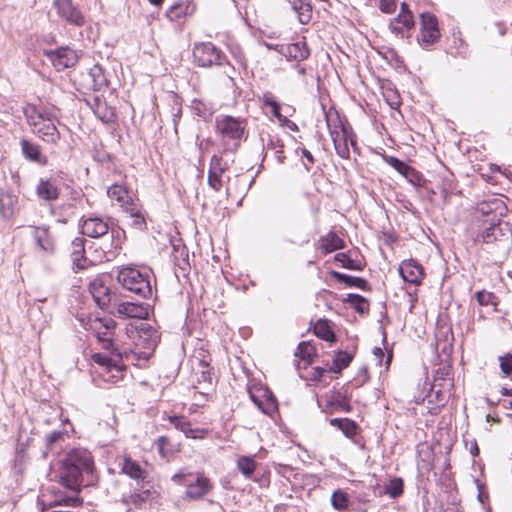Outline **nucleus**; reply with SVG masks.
Listing matches in <instances>:
<instances>
[{
  "label": "nucleus",
  "instance_id": "nucleus-36",
  "mask_svg": "<svg viewBox=\"0 0 512 512\" xmlns=\"http://www.w3.org/2000/svg\"><path fill=\"white\" fill-rule=\"evenodd\" d=\"M404 492V482L401 478L391 479L384 487V493L392 499L400 497Z\"/></svg>",
  "mask_w": 512,
  "mask_h": 512
},
{
  "label": "nucleus",
  "instance_id": "nucleus-52",
  "mask_svg": "<svg viewBox=\"0 0 512 512\" xmlns=\"http://www.w3.org/2000/svg\"><path fill=\"white\" fill-rule=\"evenodd\" d=\"M168 444V438L165 437V436H161L158 438L157 440V448H158V452L160 453V455L162 457H166L167 456V452H166V445Z\"/></svg>",
  "mask_w": 512,
  "mask_h": 512
},
{
  "label": "nucleus",
  "instance_id": "nucleus-26",
  "mask_svg": "<svg viewBox=\"0 0 512 512\" xmlns=\"http://www.w3.org/2000/svg\"><path fill=\"white\" fill-rule=\"evenodd\" d=\"M290 8L297 15L301 24H307L312 17V7L308 0H286Z\"/></svg>",
  "mask_w": 512,
  "mask_h": 512
},
{
  "label": "nucleus",
  "instance_id": "nucleus-48",
  "mask_svg": "<svg viewBox=\"0 0 512 512\" xmlns=\"http://www.w3.org/2000/svg\"><path fill=\"white\" fill-rule=\"evenodd\" d=\"M72 261L78 269L86 268V259L84 258V253H77L72 251Z\"/></svg>",
  "mask_w": 512,
  "mask_h": 512
},
{
  "label": "nucleus",
  "instance_id": "nucleus-34",
  "mask_svg": "<svg viewBox=\"0 0 512 512\" xmlns=\"http://www.w3.org/2000/svg\"><path fill=\"white\" fill-rule=\"evenodd\" d=\"M314 333L319 338L328 341V342H334L335 341V334L333 330L331 329L328 321L326 320H318L314 326Z\"/></svg>",
  "mask_w": 512,
  "mask_h": 512
},
{
  "label": "nucleus",
  "instance_id": "nucleus-38",
  "mask_svg": "<svg viewBox=\"0 0 512 512\" xmlns=\"http://www.w3.org/2000/svg\"><path fill=\"white\" fill-rule=\"evenodd\" d=\"M256 467L257 463L253 457L241 456L237 460V468L246 478L254 473Z\"/></svg>",
  "mask_w": 512,
  "mask_h": 512
},
{
  "label": "nucleus",
  "instance_id": "nucleus-21",
  "mask_svg": "<svg viewBox=\"0 0 512 512\" xmlns=\"http://www.w3.org/2000/svg\"><path fill=\"white\" fill-rule=\"evenodd\" d=\"M110 227L106 221L99 217H91L83 220L81 231L91 238H98L105 235Z\"/></svg>",
  "mask_w": 512,
  "mask_h": 512
},
{
  "label": "nucleus",
  "instance_id": "nucleus-45",
  "mask_svg": "<svg viewBox=\"0 0 512 512\" xmlns=\"http://www.w3.org/2000/svg\"><path fill=\"white\" fill-rule=\"evenodd\" d=\"M65 437H68L67 431H53L46 436L47 446L52 447L54 444L63 441Z\"/></svg>",
  "mask_w": 512,
  "mask_h": 512
},
{
  "label": "nucleus",
  "instance_id": "nucleus-35",
  "mask_svg": "<svg viewBox=\"0 0 512 512\" xmlns=\"http://www.w3.org/2000/svg\"><path fill=\"white\" fill-rule=\"evenodd\" d=\"M107 194L111 199L116 200L121 206L128 204L129 195L127 189L118 184L110 186L107 190Z\"/></svg>",
  "mask_w": 512,
  "mask_h": 512
},
{
  "label": "nucleus",
  "instance_id": "nucleus-12",
  "mask_svg": "<svg viewBox=\"0 0 512 512\" xmlns=\"http://www.w3.org/2000/svg\"><path fill=\"white\" fill-rule=\"evenodd\" d=\"M53 4L58 15L68 23L78 27L85 24L84 15L73 4L72 0H54Z\"/></svg>",
  "mask_w": 512,
  "mask_h": 512
},
{
  "label": "nucleus",
  "instance_id": "nucleus-64",
  "mask_svg": "<svg viewBox=\"0 0 512 512\" xmlns=\"http://www.w3.org/2000/svg\"><path fill=\"white\" fill-rule=\"evenodd\" d=\"M409 182L416 184L420 180V175L418 172H416V175L410 174L409 178H407Z\"/></svg>",
  "mask_w": 512,
  "mask_h": 512
},
{
  "label": "nucleus",
  "instance_id": "nucleus-58",
  "mask_svg": "<svg viewBox=\"0 0 512 512\" xmlns=\"http://www.w3.org/2000/svg\"><path fill=\"white\" fill-rule=\"evenodd\" d=\"M373 355L375 356L377 364L381 365L382 364V358L384 356L383 350L380 347H374L373 348Z\"/></svg>",
  "mask_w": 512,
  "mask_h": 512
},
{
  "label": "nucleus",
  "instance_id": "nucleus-19",
  "mask_svg": "<svg viewBox=\"0 0 512 512\" xmlns=\"http://www.w3.org/2000/svg\"><path fill=\"white\" fill-rule=\"evenodd\" d=\"M37 197L45 202L56 201L60 196V188L55 179L41 178L35 188Z\"/></svg>",
  "mask_w": 512,
  "mask_h": 512
},
{
  "label": "nucleus",
  "instance_id": "nucleus-28",
  "mask_svg": "<svg viewBox=\"0 0 512 512\" xmlns=\"http://www.w3.org/2000/svg\"><path fill=\"white\" fill-rule=\"evenodd\" d=\"M21 149L24 157L27 160L40 164L46 163V159L42 157L40 147L37 144L31 143L26 139H22Z\"/></svg>",
  "mask_w": 512,
  "mask_h": 512
},
{
  "label": "nucleus",
  "instance_id": "nucleus-40",
  "mask_svg": "<svg viewBox=\"0 0 512 512\" xmlns=\"http://www.w3.org/2000/svg\"><path fill=\"white\" fill-rule=\"evenodd\" d=\"M386 162L405 178H409L410 174L416 175V171L412 167L395 157L386 158Z\"/></svg>",
  "mask_w": 512,
  "mask_h": 512
},
{
  "label": "nucleus",
  "instance_id": "nucleus-59",
  "mask_svg": "<svg viewBox=\"0 0 512 512\" xmlns=\"http://www.w3.org/2000/svg\"><path fill=\"white\" fill-rule=\"evenodd\" d=\"M333 276L339 281V282H343V283H348V280L351 279V276L349 275H346V274H343V273H339V272H333Z\"/></svg>",
  "mask_w": 512,
  "mask_h": 512
},
{
  "label": "nucleus",
  "instance_id": "nucleus-13",
  "mask_svg": "<svg viewBox=\"0 0 512 512\" xmlns=\"http://www.w3.org/2000/svg\"><path fill=\"white\" fill-rule=\"evenodd\" d=\"M44 53L58 71L72 67L77 62V55L75 51L68 47H61L56 50H47Z\"/></svg>",
  "mask_w": 512,
  "mask_h": 512
},
{
  "label": "nucleus",
  "instance_id": "nucleus-15",
  "mask_svg": "<svg viewBox=\"0 0 512 512\" xmlns=\"http://www.w3.org/2000/svg\"><path fill=\"white\" fill-rule=\"evenodd\" d=\"M32 237L43 256H51L56 252L55 241L46 226L34 227Z\"/></svg>",
  "mask_w": 512,
  "mask_h": 512
},
{
  "label": "nucleus",
  "instance_id": "nucleus-47",
  "mask_svg": "<svg viewBox=\"0 0 512 512\" xmlns=\"http://www.w3.org/2000/svg\"><path fill=\"white\" fill-rule=\"evenodd\" d=\"M500 367L506 375H509L512 372V355L500 357Z\"/></svg>",
  "mask_w": 512,
  "mask_h": 512
},
{
  "label": "nucleus",
  "instance_id": "nucleus-56",
  "mask_svg": "<svg viewBox=\"0 0 512 512\" xmlns=\"http://www.w3.org/2000/svg\"><path fill=\"white\" fill-rule=\"evenodd\" d=\"M365 280L362 279V278H359V277H353L351 276V279L348 280V285L350 286H356V287H363V285L365 284Z\"/></svg>",
  "mask_w": 512,
  "mask_h": 512
},
{
  "label": "nucleus",
  "instance_id": "nucleus-42",
  "mask_svg": "<svg viewBox=\"0 0 512 512\" xmlns=\"http://www.w3.org/2000/svg\"><path fill=\"white\" fill-rule=\"evenodd\" d=\"M336 262H339L342 267L350 269V270H361L362 264L359 261H355L351 259L345 253H338L334 257Z\"/></svg>",
  "mask_w": 512,
  "mask_h": 512
},
{
  "label": "nucleus",
  "instance_id": "nucleus-5",
  "mask_svg": "<svg viewBox=\"0 0 512 512\" xmlns=\"http://www.w3.org/2000/svg\"><path fill=\"white\" fill-rule=\"evenodd\" d=\"M327 125L336 153L341 158L348 159L350 156L349 144L352 146L355 145L354 135L351 128L338 118L336 119V123H331L329 116H327Z\"/></svg>",
  "mask_w": 512,
  "mask_h": 512
},
{
  "label": "nucleus",
  "instance_id": "nucleus-49",
  "mask_svg": "<svg viewBox=\"0 0 512 512\" xmlns=\"http://www.w3.org/2000/svg\"><path fill=\"white\" fill-rule=\"evenodd\" d=\"M379 8L382 12L390 14L396 8V3L394 0H380Z\"/></svg>",
  "mask_w": 512,
  "mask_h": 512
},
{
  "label": "nucleus",
  "instance_id": "nucleus-57",
  "mask_svg": "<svg viewBox=\"0 0 512 512\" xmlns=\"http://www.w3.org/2000/svg\"><path fill=\"white\" fill-rule=\"evenodd\" d=\"M186 476L187 475L185 473L179 472V473H176V474L173 475L172 480L175 483L180 484V485L187 484L186 480H185Z\"/></svg>",
  "mask_w": 512,
  "mask_h": 512
},
{
  "label": "nucleus",
  "instance_id": "nucleus-18",
  "mask_svg": "<svg viewBox=\"0 0 512 512\" xmlns=\"http://www.w3.org/2000/svg\"><path fill=\"white\" fill-rule=\"evenodd\" d=\"M116 313L123 318L146 319L149 316V306L143 303L120 302L113 304Z\"/></svg>",
  "mask_w": 512,
  "mask_h": 512
},
{
  "label": "nucleus",
  "instance_id": "nucleus-8",
  "mask_svg": "<svg viewBox=\"0 0 512 512\" xmlns=\"http://www.w3.org/2000/svg\"><path fill=\"white\" fill-rule=\"evenodd\" d=\"M421 27L418 36V42L422 47H429L440 38L437 18L431 13H422L420 15Z\"/></svg>",
  "mask_w": 512,
  "mask_h": 512
},
{
  "label": "nucleus",
  "instance_id": "nucleus-11",
  "mask_svg": "<svg viewBox=\"0 0 512 512\" xmlns=\"http://www.w3.org/2000/svg\"><path fill=\"white\" fill-rule=\"evenodd\" d=\"M504 210L505 205L501 199L493 198L488 201H483L478 205L476 210L477 221L479 223L500 221Z\"/></svg>",
  "mask_w": 512,
  "mask_h": 512
},
{
  "label": "nucleus",
  "instance_id": "nucleus-61",
  "mask_svg": "<svg viewBox=\"0 0 512 512\" xmlns=\"http://www.w3.org/2000/svg\"><path fill=\"white\" fill-rule=\"evenodd\" d=\"M133 224L138 226V227H142L144 224H145V219H144V216L141 215V216H137L134 221H133Z\"/></svg>",
  "mask_w": 512,
  "mask_h": 512
},
{
  "label": "nucleus",
  "instance_id": "nucleus-53",
  "mask_svg": "<svg viewBox=\"0 0 512 512\" xmlns=\"http://www.w3.org/2000/svg\"><path fill=\"white\" fill-rule=\"evenodd\" d=\"M269 146H272L273 148H275V153L277 155V158L280 162L283 161V156H282V153L283 151L281 150L282 147H283V144L282 142L280 141V139H276V141L274 142L273 140H270V144H268Z\"/></svg>",
  "mask_w": 512,
  "mask_h": 512
},
{
  "label": "nucleus",
  "instance_id": "nucleus-27",
  "mask_svg": "<svg viewBox=\"0 0 512 512\" xmlns=\"http://www.w3.org/2000/svg\"><path fill=\"white\" fill-rule=\"evenodd\" d=\"M88 76L92 82L91 87L95 91L103 90L109 85V81L104 72V69L98 64H95L92 68H90Z\"/></svg>",
  "mask_w": 512,
  "mask_h": 512
},
{
  "label": "nucleus",
  "instance_id": "nucleus-4",
  "mask_svg": "<svg viewBox=\"0 0 512 512\" xmlns=\"http://www.w3.org/2000/svg\"><path fill=\"white\" fill-rule=\"evenodd\" d=\"M28 124L33 128L43 141L47 143H56L60 134L53 122V119L44 111L39 110L34 105H28L24 110Z\"/></svg>",
  "mask_w": 512,
  "mask_h": 512
},
{
  "label": "nucleus",
  "instance_id": "nucleus-14",
  "mask_svg": "<svg viewBox=\"0 0 512 512\" xmlns=\"http://www.w3.org/2000/svg\"><path fill=\"white\" fill-rule=\"evenodd\" d=\"M89 291L95 303L101 309H109L114 304L110 288L101 278H95L90 282Z\"/></svg>",
  "mask_w": 512,
  "mask_h": 512
},
{
  "label": "nucleus",
  "instance_id": "nucleus-17",
  "mask_svg": "<svg viewBox=\"0 0 512 512\" xmlns=\"http://www.w3.org/2000/svg\"><path fill=\"white\" fill-rule=\"evenodd\" d=\"M478 226L482 231L476 236L475 242L492 243L500 240L501 237L506 236L507 239L509 237L508 233L503 232L504 228L500 221L481 223ZM505 230L508 232L506 228Z\"/></svg>",
  "mask_w": 512,
  "mask_h": 512
},
{
  "label": "nucleus",
  "instance_id": "nucleus-24",
  "mask_svg": "<svg viewBox=\"0 0 512 512\" xmlns=\"http://www.w3.org/2000/svg\"><path fill=\"white\" fill-rule=\"evenodd\" d=\"M414 26L412 12L399 13L398 16L390 21L389 28L393 34L398 37H404L406 31H409Z\"/></svg>",
  "mask_w": 512,
  "mask_h": 512
},
{
  "label": "nucleus",
  "instance_id": "nucleus-32",
  "mask_svg": "<svg viewBox=\"0 0 512 512\" xmlns=\"http://www.w3.org/2000/svg\"><path fill=\"white\" fill-rule=\"evenodd\" d=\"M287 54L290 58L302 61L309 56V49L304 41L292 43L287 47Z\"/></svg>",
  "mask_w": 512,
  "mask_h": 512
},
{
  "label": "nucleus",
  "instance_id": "nucleus-9",
  "mask_svg": "<svg viewBox=\"0 0 512 512\" xmlns=\"http://www.w3.org/2000/svg\"><path fill=\"white\" fill-rule=\"evenodd\" d=\"M216 125L223 139L239 141L245 131V124L242 120L228 115L217 117Z\"/></svg>",
  "mask_w": 512,
  "mask_h": 512
},
{
  "label": "nucleus",
  "instance_id": "nucleus-16",
  "mask_svg": "<svg viewBox=\"0 0 512 512\" xmlns=\"http://www.w3.org/2000/svg\"><path fill=\"white\" fill-rule=\"evenodd\" d=\"M399 273L405 282L419 285L424 278V268L414 259H407L401 262Z\"/></svg>",
  "mask_w": 512,
  "mask_h": 512
},
{
  "label": "nucleus",
  "instance_id": "nucleus-29",
  "mask_svg": "<svg viewBox=\"0 0 512 512\" xmlns=\"http://www.w3.org/2000/svg\"><path fill=\"white\" fill-rule=\"evenodd\" d=\"M119 465L121 467V471L130 478L141 479L144 477V472L140 465L128 456L120 458Z\"/></svg>",
  "mask_w": 512,
  "mask_h": 512
},
{
  "label": "nucleus",
  "instance_id": "nucleus-46",
  "mask_svg": "<svg viewBox=\"0 0 512 512\" xmlns=\"http://www.w3.org/2000/svg\"><path fill=\"white\" fill-rule=\"evenodd\" d=\"M112 247L118 249L121 247L124 239V231L119 229H111Z\"/></svg>",
  "mask_w": 512,
  "mask_h": 512
},
{
  "label": "nucleus",
  "instance_id": "nucleus-41",
  "mask_svg": "<svg viewBox=\"0 0 512 512\" xmlns=\"http://www.w3.org/2000/svg\"><path fill=\"white\" fill-rule=\"evenodd\" d=\"M331 503L336 510L343 511L347 509L349 504L347 494L342 490L334 491L331 496Z\"/></svg>",
  "mask_w": 512,
  "mask_h": 512
},
{
  "label": "nucleus",
  "instance_id": "nucleus-20",
  "mask_svg": "<svg viewBox=\"0 0 512 512\" xmlns=\"http://www.w3.org/2000/svg\"><path fill=\"white\" fill-rule=\"evenodd\" d=\"M168 421L177 430L184 433L187 438L203 439L208 436L209 431L204 428H191L190 423L184 416L172 415L168 417Z\"/></svg>",
  "mask_w": 512,
  "mask_h": 512
},
{
  "label": "nucleus",
  "instance_id": "nucleus-3",
  "mask_svg": "<svg viewBox=\"0 0 512 512\" xmlns=\"http://www.w3.org/2000/svg\"><path fill=\"white\" fill-rule=\"evenodd\" d=\"M152 272L147 269H138L133 266H126L119 269L117 274L118 283L126 290L142 297L152 296Z\"/></svg>",
  "mask_w": 512,
  "mask_h": 512
},
{
  "label": "nucleus",
  "instance_id": "nucleus-43",
  "mask_svg": "<svg viewBox=\"0 0 512 512\" xmlns=\"http://www.w3.org/2000/svg\"><path fill=\"white\" fill-rule=\"evenodd\" d=\"M331 398H332V401L330 402V404L336 405L343 411H346V412L350 411V409H351L350 402L345 394L336 392V393L332 394Z\"/></svg>",
  "mask_w": 512,
  "mask_h": 512
},
{
  "label": "nucleus",
  "instance_id": "nucleus-25",
  "mask_svg": "<svg viewBox=\"0 0 512 512\" xmlns=\"http://www.w3.org/2000/svg\"><path fill=\"white\" fill-rule=\"evenodd\" d=\"M195 11V5L189 1H181L172 5L167 10V17L171 21H180L183 18L192 15Z\"/></svg>",
  "mask_w": 512,
  "mask_h": 512
},
{
  "label": "nucleus",
  "instance_id": "nucleus-7",
  "mask_svg": "<svg viewBox=\"0 0 512 512\" xmlns=\"http://www.w3.org/2000/svg\"><path fill=\"white\" fill-rule=\"evenodd\" d=\"M194 61L201 67L222 65L224 54L211 42L196 44L193 48Z\"/></svg>",
  "mask_w": 512,
  "mask_h": 512
},
{
  "label": "nucleus",
  "instance_id": "nucleus-44",
  "mask_svg": "<svg viewBox=\"0 0 512 512\" xmlns=\"http://www.w3.org/2000/svg\"><path fill=\"white\" fill-rule=\"evenodd\" d=\"M263 105L269 106L273 116H278L280 112V105L273 99L270 93H265L260 98Z\"/></svg>",
  "mask_w": 512,
  "mask_h": 512
},
{
  "label": "nucleus",
  "instance_id": "nucleus-37",
  "mask_svg": "<svg viewBox=\"0 0 512 512\" xmlns=\"http://www.w3.org/2000/svg\"><path fill=\"white\" fill-rule=\"evenodd\" d=\"M83 504V500L75 493L74 495H59L56 496L53 502L49 504V507L53 506H71L80 507Z\"/></svg>",
  "mask_w": 512,
  "mask_h": 512
},
{
  "label": "nucleus",
  "instance_id": "nucleus-10",
  "mask_svg": "<svg viewBox=\"0 0 512 512\" xmlns=\"http://www.w3.org/2000/svg\"><path fill=\"white\" fill-rule=\"evenodd\" d=\"M253 403L264 414L270 415L277 409V402L269 389L262 385H255L249 389Z\"/></svg>",
  "mask_w": 512,
  "mask_h": 512
},
{
  "label": "nucleus",
  "instance_id": "nucleus-51",
  "mask_svg": "<svg viewBox=\"0 0 512 512\" xmlns=\"http://www.w3.org/2000/svg\"><path fill=\"white\" fill-rule=\"evenodd\" d=\"M388 104L392 108H397L400 105L399 96L392 90H388L385 94Z\"/></svg>",
  "mask_w": 512,
  "mask_h": 512
},
{
  "label": "nucleus",
  "instance_id": "nucleus-31",
  "mask_svg": "<svg viewBox=\"0 0 512 512\" xmlns=\"http://www.w3.org/2000/svg\"><path fill=\"white\" fill-rule=\"evenodd\" d=\"M333 427L340 429L347 437H353L357 434V425L348 418H333L330 420Z\"/></svg>",
  "mask_w": 512,
  "mask_h": 512
},
{
  "label": "nucleus",
  "instance_id": "nucleus-60",
  "mask_svg": "<svg viewBox=\"0 0 512 512\" xmlns=\"http://www.w3.org/2000/svg\"><path fill=\"white\" fill-rule=\"evenodd\" d=\"M302 155L307 159V161L309 162V165H312L314 163V158H313L312 154L310 153V151L303 148Z\"/></svg>",
  "mask_w": 512,
  "mask_h": 512
},
{
  "label": "nucleus",
  "instance_id": "nucleus-39",
  "mask_svg": "<svg viewBox=\"0 0 512 512\" xmlns=\"http://www.w3.org/2000/svg\"><path fill=\"white\" fill-rule=\"evenodd\" d=\"M352 360L351 354L348 352L340 351L336 354L333 364L330 367V370L334 373H340L344 368H346Z\"/></svg>",
  "mask_w": 512,
  "mask_h": 512
},
{
  "label": "nucleus",
  "instance_id": "nucleus-23",
  "mask_svg": "<svg viewBox=\"0 0 512 512\" xmlns=\"http://www.w3.org/2000/svg\"><path fill=\"white\" fill-rule=\"evenodd\" d=\"M211 489L210 480L204 475H198L195 481L187 483L186 497L199 499L206 495Z\"/></svg>",
  "mask_w": 512,
  "mask_h": 512
},
{
  "label": "nucleus",
  "instance_id": "nucleus-55",
  "mask_svg": "<svg viewBox=\"0 0 512 512\" xmlns=\"http://www.w3.org/2000/svg\"><path fill=\"white\" fill-rule=\"evenodd\" d=\"M326 372L324 368L316 367L313 369V373L311 376V380L313 381H319L322 377V375Z\"/></svg>",
  "mask_w": 512,
  "mask_h": 512
},
{
  "label": "nucleus",
  "instance_id": "nucleus-2",
  "mask_svg": "<svg viewBox=\"0 0 512 512\" xmlns=\"http://www.w3.org/2000/svg\"><path fill=\"white\" fill-rule=\"evenodd\" d=\"M94 467L91 453L83 448L71 450L59 463L58 481L74 493L80 491L83 473H92Z\"/></svg>",
  "mask_w": 512,
  "mask_h": 512
},
{
  "label": "nucleus",
  "instance_id": "nucleus-54",
  "mask_svg": "<svg viewBox=\"0 0 512 512\" xmlns=\"http://www.w3.org/2000/svg\"><path fill=\"white\" fill-rule=\"evenodd\" d=\"M84 242H85V240L83 238L76 237L72 241V247H73L72 251H75L77 253H84L85 252Z\"/></svg>",
  "mask_w": 512,
  "mask_h": 512
},
{
  "label": "nucleus",
  "instance_id": "nucleus-33",
  "mask_svg": "<svg viewBox=\"0 0 512 512\" xmlns=\"http://www.w3.org/2000/svg\"><path fill=\"white\" fill-rule=\"evenodd\" d=\"M295 355L308 365L313 363L316 352L313 345L307 342H301L297 347Z\"/></svg>",
  "mask_w": 512,
  "mask_h": 512
},
{
  "label": "nucleus",
  "instance_id": "nucleus-63",
  "mask_svg": "<svg viewBox=\"0 0 512 512\" xmlns=\"http://www.w3.org/2000/svg\"><path fill=\"white\" fill-rule=\"evenodd\" d=\"M130 214L133 219H135L137 216L142 215L141 211L136 207L130 208Z\"/></svg>",
  "mask_w": 512,
  "mask_h": 512
},
{
  "label": "nucleus",
  "instance_id": "nucleus-6",
  "mask_svg": "<svg viewBox=\"0 0 512 512\" xmlns=\"http://www.w3.org/2000/svg\"><path fill=\"white\" fill-rule=\"evenodd\" d=\"M232 162L223 155L215 154L211 157L208 170V185L211 189L219 192L229 182L230 178L226 172Z\"/></svg>",
  "mask_w": 512,
  "mask_h": 512
},
{
  "label": "nucleus",
  "instance_id": "nucleus-1",
  "mask_svg": "<svg viewBox=\"0 0 512 512\" xmlns=\"http://www.w3.org/2000/svg\"><path fill=\"white\" fill-rule=\"evenodd\" d=\"M115 327L116 322L112 318H95L90 321V329L95 333L97 339L103 343V348L106 350L94 353L92 360L103 369L101 375L105 380L111 382H117L122 378L125 369L123 358H129L126 349L120 350L114 347V343L110 340Z\"/></svg>",
  "mask_w": 512,
  "mask_h": 512
},
{
  "label": "nucleus",
  "instance_id": "nucleus-62",
  "mask_svg": "<svg viewBox=\"0 0 512 512\" xmlns=\"http://www.w3.org/2000/svg\"><path fill=\"white\" fill-rule=\"evenodd\" d=\"M274 117H275V118H277V119H278V121H279V122L281 123V125H283V126H286V125L290 122V120H289L287 117L283 116L280 112H279V115H278V116H274Z\"/></svg>",
  "mask_w": 512,
  "mask_h": 512
},
{
  "label": "nucleus",
  "instance_id": "nucleus-22",
  "mask_svg": "<svg viewBox=\"0 0 512 512\" xmlns=\"http://www.w3.org/2000/svg\"><path fill=\"white\" fill-rule=\"evenodd\" d=\"M19 210V199L10 192L0 193V215L4 219H11Z\"/></svg>",
  "mask_w": 512,
  "mask_h": 512
},
{
  "label": "nucleus",
  "instance_id": "nucleus-30",
  "mask_svg": "<svg viewBox=\"0 0 512 512\" xmlns=\"http://www.w3.org/2000/svg\"><path fill=\"white\" fill-rule=\"evenodd\" d=\"M320 241L321 248L325 253L333 252L344 246L343 240L335 232H329Z\"/></svg>",
  "mask_w": 512,
  "mask_h": 512
},
{
  "label": "nucleus",
  "instance_id": "nucleus-50",
  "mask_svg": "<svg viewBox=\"0 0 512 512\" xmlns=\"http://www.w3.org/2000/svg\"><path fill=\"white\" fill-rule=\"evenodd\" d=\"M475 296L480 305H488L493 297L491 293L486 291H478Z\"/></svg>",
  "mask_w": 512,
  "mask_h": 512
}]
</instances>
